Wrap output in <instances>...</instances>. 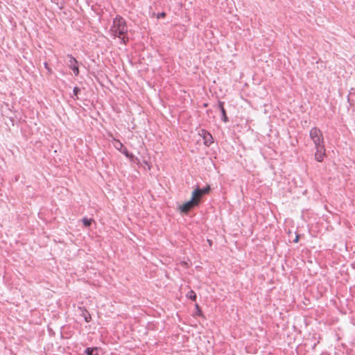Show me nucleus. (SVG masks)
Wrapping results in <instances>:
<instances>
[{
    "label": "nucleus",
    "instance_id": "ddd939ff",
    "mask_svg": "<svg viewBox=\"0 0 355 355\" xmlns=\"http://www.w3.org/2000/svg\"><path fill=\"white\" fill-rule=\"evenodd\" d=\"M73 94H71V97L74 99H80V95L82 90H72Z\"/></svg>",
    "mask_w": 355,
    "mask_h": 355
},
{
    "label": "nucleus",
    "instance_id": "f8f14e48",
    "mask_svg": "<svg viewBox=\"0 0 355 355\" xmlns=\"http://www.w3.org/2000/svg\"><path fill=\"white\" fill-rule=\"evenodd\" d=\"M187 297L191 300L192 301H196V293L193 291V290H191L189 291L187 295H186Z\"/></svg>",
    "mask_w": 355,
    "mask_h": 355
},
{
    "label": "nucleus",
    "instance_id": "9b49d317",
    "mask_svg": "<svg viewBox=\"0 0 355 355\" xmlns=\"http://www.w3.org/2000/svg\"><path fill=\"white\" fill-rule=\"evenodd\" d=\"M81 220H82L83 225L87 228L90 227V226L92 225V223L94 221L93 218H89L87 217H83Z\"/></svg>",
    "mask_w": 355,
    "mask_h": 355
},
{
    "label": "nucleus",
    "instance_id": "6e6552de",
    "mask_svg": "<svg viewBox=\"0 0 355 355\" xmlns=\"http://www.w3.org/2000/svg\"><path fill=\"white\" fill-rule=\"evenodd\" d=\"M201 132V135L204 139L205 145L209 146L214 142L212 135L205 130H202Z\"/></svg>",
    "mask_w": 355,
    "mask_h": 355
},
{
    "label": "nucleus",
    "instance_id": "a211bd4d",
    "mask_svg": "<svg viewBox=\"0 0 355 355\" xmlns=\"http://www.w3.org/2000/svg\"><path fill=\"white\" fill-rule=\"evenodd\" d=\"M196 309L198 311V312H199V313H200V312H201V311H200V306H199V305H198V304H196Z\"/></svg>",
    "mask_w": 355,
    "mask_h": 355
},
{
    "label": "nucleus",
    "instance_id": "20e7f679",
    "mask_svg": "<svg viewBox=\"0 0 355 355\" xmlns=\"http://www.w3.org/2000/svg\"><path fill=\"white\" fill-rule=\"evenodd\" d=\"M200 204V200L197 199L196 197H192L191 200L184 203L180 207V210L182 213L187 214L195 207L198 206Z\"/></svg>",
    "mask_w": 355,
    "mask_h": 355
},
{
    "label": "nucleus",
    "instance_id": "f3484780",
    "mask_svg": "<svg viewBox=\"0 0 355 355\" xmlns=\"http://www.w3.org/2000/svg\"><path fill=\"white\" fill-rule=\"evenodd\" d=\"M9 121L11 122V125L13 126L14 124H15V119H14V116H8L7 117Z\"/></svg>",
    "mask_w": 355,
    "mask_h": 355
},
{
    "label": "nucleus",
    "instance_id": "39448f33",
    "mask_svg": "<svg viewBox=\"0 0 355 355\" xmlns=\"http://www.w3.org/2000/svg\"><path fill=\"white\" fill-rule=\"evenodd\" d=\"M114 146L130 161L134 162L135 159H136L135 156L132 153L129 152L127 148L119 140L115 141Z\"/></svg>",
    "mask_w": 355,
    "mask_h": 355
},
{
    "label": "nucleus",
    "instance_id": "f03ea898",
    "mask_svg": "<svg viewBox=\"0 0 355 355\" xmlns=\"http://www.w3.org/2000/svg\"><path fill=\"white\" fill-rule=\"evenodd\" d=\"M309 136L313 141L315 146L324 145L322 132L319 128L316 127L312 128L310 130Z\"/></svg>",
    "mask_w": 355,
    "mask_h": 355
},
{
    "label": "nucleus",
    "instance_id": "9d476101",
    "mask_svg": "<svg viewBox=\"0 0 355 355\" xmlns=\"http://www.w3.org/2000/svg\"><path fill=\"white\" fill-rule=\"evenodd\" d=\"M81 310L80 315L84 318L86 322H89L92 320V316L89 312L85 307H80Z\"/></svg>",
    "mask_w": 355,
    "mask_h": 355
},
{
    "label": "nucleus",
    "instance_id": "0eeeda50",
    "mask_svg": "<svg viewBox=\"0 0 355 355\" xmlns=\"http://www.w3.org/2000/svg\"><path fill=\"white\" fill-rule=\"evenodd\" d=\"M210 189H211L209 185L202 189L197 187L193 191L192 194L193 197H196L197 199H199L200 200L202 196L205 194H207L210 191Z\"/></svg>",
    "mask_w": 355,
    "mask_h": 355
},
{
    "label": "nucleus",
    "instance_id": "dca6fc26",
    "mask_svg": "<svg viewBox=\"0 0 355 355\" xmlns=\"http://www.w3.org/2000/svg\"><path fill=\"white\" fill-rule=\"evenodd\" d=\"M166 15V13L164 12H160V13H157V19H159L161 17H165Z\"/></svg>",
    "mask_w": 355,
    "mask_h": 355
},
{
    "label": "nucleus",
    "instance_id": "aec40b11",
    "mask_svg": "<svg viewBox=\"0 0 355 355\" xmlns=\"http://www.w3.org/2000/svg\"><path fill=\"white\" fill-rule=\"evenodd\" d=\"M144 163L146 164V165L148 166V169L150 168V165L148 164V163L146 162V161H144Z\"/></svg>",
    "mask_w": 355,
    "mask_h": 355
},
{
    "label": "nucleus",
    "instance_id": "1a4fd4ad",
    "mask_svg": "<svg viewBox=\"0 0 355 355\" xmlns=\"http://www.w3.org/2000/svg\"><path fill=\"white\" fill-rule=\"evenodd\" d=\"M218 108L221 112V119L225 122H228L229 119L226 114V111L224 108V103L222 101H218Z\"/></svg>",
    "mask_w": 355,
    "mask_h": 355
},
{
    "label": "nucleus",
    "instance_id": "2eb2a0df",
    "mask_svg": "<svg viewBox=\"0 0 355 355\" xmlns=\"http://www.w3.org/2000/svg\"><path fill=\"white\" fill-rule=\"evenodd\" d=\"M44 67H45V69L47 70V71H48L49 73H52V70H51V69L49 67L48 63H47V62H44Z\"/></svg>",
    "mask_w": 355,
    "mask_h": 355
},
{
    "label": "nucleus",
    "instance_id": "6ab92c4d",
    "mask_svg": "<svg viewBox=\"0 0 355 355\" xmlns=\"http://www.w3.org/2000/svg\"><path fill=\"white\" fill-rule=\"evenodd\" d=\"M298 239H299V236H298V235H297V236H296V237H295V240H294V242H295V243H297Z\"/></svg>",
    "mask_w": 355,
    "mask_h": 355
},
{
    "label": "nucleus",
    "instance_id": "423d86ee",
    "mask_svg": "<svg viewBox=\"0 0 355 355\" xmlns=\"http://www.w3.org/2000/svg\"><path fill=\"white\" fill-rule=\"evenodd\" d=\"M315 159L319 162L323 161L324 157L326 156L324 145L315 146Z\"/></svg>",
    "mask_w": 355,
    "mask_h": 355
},
{
    "label": "nucleus",
    "instance_id": "f257e3e1",
    "mask_svg": "<svg viewBox=\"0 0 355 355\" xmlns=\"http://www.w3.org/2000/svg\"><path fill=\"white\" fill-rule=\"evenodd\" d=\"M110 31L114 37L124 36L128 32L125 19L122 17L116 16L113 20ZM121 40L125 43V37H123Z\"/></svg>",
    "mask_w": 355,
    "mask_h": 355
},
{
    "label": "nucleus",
    "instance_id": "7ed1b4c3",
    "mask_svg": "<svg viewBox=\"0 0 355 355\" xmlns=\"http://www.w3.org/2000/svg\"><path fill=\"white\" fill-rule=\"evenodd\" d=\"M64 62L67 66L71 69L73 74L78 76L80 73L79 63L76 59L71 54H67L65 57Z\"/></svg>",
    "mask_w": 355,
    "mask_h": 355
},
{
    "label": "nucleus",
    "instance_id": "412c9836",
    "mask_svg": "<svg viewBox=\"0 0 355 355\" xmlns=\"http://www.w3.org/2000/svg\"><path fill=\"white\" fill-rule=\"evenodd\" d=\"M73 89H79V88L78 87H74Z\"/></svg>",
    "mask_w": 355,
    "mask_h": 355
},
{
    "label": "nucleus",
    "instance_id": "4468645a",
    "mask_svg": "<svg viewBox=\"0 0 355 355\" xmlns=\"http://www.w3.org/2000/svg\"><path fill=\"white\" fill-rule=\"evenodd\" d=\"M347 96L349 101H355V90L350 91Z\"/></svg>",
    "mask_w": 355,
    "mask_h": 355
}]
</instances>
